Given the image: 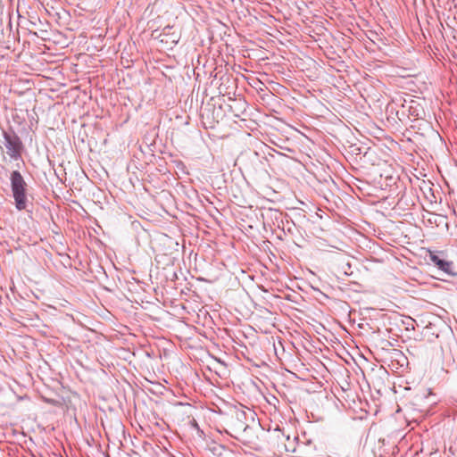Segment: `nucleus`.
Returning a JSON list of instances; mask_svg holds the SVG:
<instances>
[{
    "instance_id": "f257e3e1",
    "label": "nucleus",
    "mask_w": 457,
    "mask_h": 457,
    "mask_svg": "<svg viewBox=\"0 0 457 457\" xmlns=\"http://www.w3.org/2000/svg\"><path fill=\"white\" fill-rule=\"evenodd\" d=\"M11 188L15 203V207L19 211L25 210L28 205L27 183L18 170H13L10 176Z\"/></svg>"
},
{
    "instance_id": "f03ea898",
    "label": "nucleus",
    "mask_w": 457,
    "mask_h": 457,
    "mask_svg": "<svg viewBox=\"0 0 457 457\" xmlns=\"http://www.w3.org/2000/svg\"><path fill=\"white\" fill-rule=\"evenodd\" d=\"M246 413L244 411H237L235 416L232 417L229 423V428L231 430L230 435L239 439L240 436L245 433L249 426L245 423Z\"/></svg>"
},
{
    "instance_id": "7ed1b4c3",
    "label": "nucleus",
    "mask_w": 457,
    "mask_h": 457,
    "mask_svg": "<svg viewBox=\"0 0 457 457\" xmlns=\"http://www.w3.org/2000/svg\"><path fill=\"white\" fill-rule=\"evenodd\" d=\"M164 49H171L179 40V33L173 27L167 26L156 37Z\"/></svg>"
},
{
    "instance_id": "20e7f679",
    "label": "nucleus",
    "mask_w": 457,
    "mask_h": 457,
    "mask_svg": "<svg viewBox=\"0 0 457 457\" xmlns=\"http://www.w3.org/2000/svg\"><path fill=\"white\" fill-rule=\"evenodd\" d=\"M4 138L7 154L14 160L19 159L21 157V151L22 146L19 137H17L15 134H9L4 132Z\"/></svg>"
},
{
    "instance_id": "39448f33",
    "label": "nucleus",
    "mask_w": 457,
    "mask_h": 457,
    "mask_svg": "<svg viewBox=\"0 0 457 457\" xmlns=\"http://www.w3.org/2000/svg\"><path fill=\"white\" fill-rule=\"evenodd\" d=\"M430 260L431 262L438 267L441 270L447 274H453L452 270L453 262L445 261L444 259H441L437 254L436 253H430Z\"/></svg>"
}]
</instances>
